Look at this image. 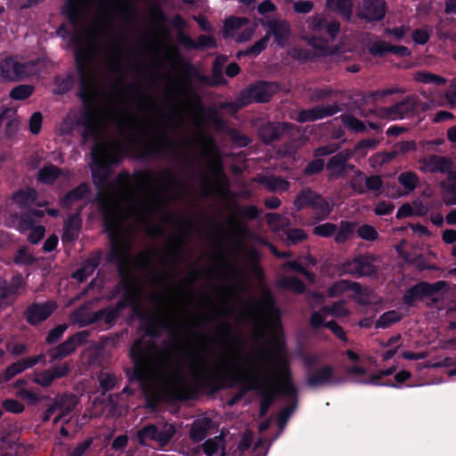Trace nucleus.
I'll use <instances>...</instances> for the list:
<instances>
[{"label": "nucleus", "instance_id": "obj_27", "mask_svg": "<svg viewBox=\"0 0 456 456\" xmlns=\"http://www.w3.org/2000/svg\"><path fill=\"white\" fill-rule=\"evenodd\" d=\"M317 219L323 220L332 211L333 203L317 194L312 206Z\"/></svg>", "mask_w": 456, "mask_h": 456}, {"label": "nucleus", "instance_id": "obj_37", "mask_svg": "<svg viewBox=\"0 0 456 456\" xmlns=\"http://www.w3.org/2000/svg\"><path fill=\"white\" fill-rule=\"evenodd\" d=\"M96 266L97 265L95 260H87L77 272L73 273V277L79 282H83L87 277L94 273Z\"/></svg>", "mask_w": 456, "mask_h": 456}, {"label": "nucleus", "instance_id": "obj_9", "mask_svg": "<svg viewBox=\"0 0 456 456\" xmlns=\"http://www.w3.org/2000/svg\"><path fill=\"white\" fill-rule=\"evenodd\" d=\"M427 108V103L421 102L415 96H410L395 106L384 110V112L386 117L391 119H403L425 111Z\"/></svg>", "mask_w": 456, "mask_h": 456}, {"label": "nucleus", "instance_id": "obj_24", "mask_svg": "<svg viewBox=\"0 0 456 456\" xmlns=\"http://www.w3.org/2000/svg\"><path fill=\"white\" fill-rule=\"evenodd\" d=\"M289 127L288 123L266 124L261 127L259 134L265 142L270 143L277 140Z\"/></svg>", "mask_w": 456, "mask_h": 456}, {"label": "nucleus", "instance_id": "obj_61", "mask_svg": "<svg viewBox=\"0 0 456 456\" xmlns=\"http://www.w3.org/2000/svg\"><path fill=\"white\" fill-rule=\"evenodd\" d=\"M378 142L376 140H362L355 146V151L360 152L362 156H365L369 149H374Z\"/></svg>", "mask_w": 456, "mask_h": 456}, {"label": "nucleus", "instance_id": "obj_60", "mask_svg": "<svg viewBox=\"0 0 456 456\" xmlns=\"http://www.w3.org/2000/svg\"><path fill=\"white\" fill-rule=\"evenodd\" d=\"M34 261V257L29 253L28 249L27 248H22L18 251V254L15 257V262L17 264L21 265H28L31 264Z\"/></svg>", "mask_w": 456, "mask_h": 456}, {"label": "nucleus", "instance_id": "obj_49", "mask_svg": "<svg viewBox=\"0 0 456 456\" xmlns=\"http://www.w3.org/2000/svg\"><path fill=\"white\" fill-rule=\"evenodd\" d=\"M395 371V367L388 368L385 370H380L376 374L370 376V379H360L358 383L360 384H371V385H380L379 380L383 377L390 376Z\"/></svg>", "mask_w": 456, "mask_h": 456}, {"label": "nucleus", "instance_id": "obj_2", "mask_svg": "<svg viewBox=\"0 0 456 456\" xmlns=\"http://www.w3.org/2000/svg\"><path fill=\"white\" fill-rule=\"evenodd\" d=\"M116 7L114 0H68L65 6L66 15L77 28L79 26L80 20L86 18L88 12L91 11L96 12L94 20L87 28L86 45L77 48L76 52L80 77L79 95L85 104V110L74 121L84 126L85 139L89 135L97 139L103 126L111 123L115 125L125 141L123 142L118 139H113L99 142L92 147V172L94 175L101 176L102 185L110 173V165L118 162L124 151L125 144H129L135 140L138 130L136 118L126 108L117 103L109 104L104 108L94 105V101L102 86L101 74L90 63L95 40L102 39L98 53L103 68L111 75H118L122 69L123 45L113 29V12Z\"/></svg>", "mask_w": 456, "mask_h": 456}, {"label": "nucleus", "instance_id": "obj_20", "mask_svg": "<svg viewBox=\"0 0 456 456\" xmlns=\"http://www.w3.org/2000/svg\"><path fill=\"white\" fill-rule=\"evenodd\" d=\"M335 382L334 370L328 365L312 371L307 377V384L312 387H323Z\"/></svg>", "mask_w": 456, "mask_h": 456}, {"label": "nucleus", "instance_id": "obj_63", "mask_svg": "<svg viewBox=\"0 0 456 456\" xmlns=\"http://www.w3.org/2000/svg\"><path fill=\"white\" fill-rule=\"evenodd\" d=\"M66 328H67L66 325H59V326L55 327L54 329H53L52 330H50V332L48 333L47 338H46L47 342L49 344H53L57 340H59L61 338V336L63 335Z\"/></svg>", "mask_w": 456, "mask_h": 456}, {"label": "nucleus", "instance_id": "obj_14", "mask_svg": "<svg viewBox=\"0 0 456 456\" xmlns=\"http://www.w3.org/2000/svg\"><path fill=\"white\" fill-rule=\"evenodd\" d=\"M419 170L423 173L447 174V172L453 168V161L452 159L435 154L422 158L419 159Z\"/></svg>", "mask_w": 456, "mask_h": 456}, {"label": "nucleus", "instance_id": "obj_41", "mask_svg": "<svg viewBox=\"0 0 456 456\" xmlns=\"http://www.w3.org/2000/svg\"><path fill=\"white\" fill-rule=\"evenodd\" d=\"M88 191V186L85 183L80 184L76 189L69 191L64 198V204L69 206L82 200Z\"/></svg>", "mask_w": 456, "mask_h": 456}, {"label": "nucleus", "instance_id": "obj_4", "mask_svg": "<svg viewBox=\"0 0 456 456\" xmlns=\"http://www.w3.org/2000/svg\"><path fill=\"white\" fill-rule=\"evenodd\" d=\"M240 310L236 316L240 322H249L256 327L268 326L274 323L278 309L269 291L263 290L260 299L250 298L245 301L238 297Z\"/></svg>", "mask_w": 456, "mask_h": 456}, {"label": "nucleus", "instance_id": "obj_34", "mask_svg": "<svg viewBox=\"0 0 456 456\" xmlns=\"http://www.w3.org/2000/svg\"><path fill=\"white\" fill-rule=\"evenodd\" d=\"M260 182L271 191H284L289 186L287 181L276 176H265Z\"/></svg>", "mask_w": 456, "mask_h": 456}, {"label": "nucleus", "instance_id": "obj_38", "mask_svg": "<svg viewBox=\"0 0 456 456\" xmlns=\"http://www.w3.org/2000/svg\"><path fill=\"white\" fill-rule=\"evenodd\" d=\"M316 193L311 190H303L296 198L294 205L297 209H302L306 206H313V201L316 197Z\"/></svg>", "mask_w": 456, "mask_h": 456}, {"label": "nucleus", "instance_id": "obj_22", "mask_svg": "<svg viewBox=\"0 0 456 456\" xmlns=\"http://www.w3.org/2000/svg\"><path fill=\"white\" fill-rule=\"evenodd\" d=\"M146 146L147 151L151 155L159 154L172 147V141L167 135V124L158 135L147 142Z\"/></svg>", "mask_w": 456, "mask_h": 456}, {"label": "nucleus", "instance_id": "obj_3", "mask_svg": "<svg viewBox=\"0 0 456 456\" xmlns=\"http://www.w3.org/2000/svg\"><path fill=\"white\" fill-rule=\"evenodd\" d=\"M181 186L178 175L165 169L144 175L139 191L120 178L101 189L100 208L111 243L110 257L118 264L120 272H128L134 261L130 254L132 233L137 227L149 226L151 216L161 210Z\"/></svg>", "mask_w": 456, "mask_h": 456}, {"label": "nucleus", "instance_id": "obj_19", "mask_svg": "<svg viewBox=\"0 0 456 456\" xmlns=\"http://www.w3.org/2000/svg\"><path fill=\"white\" fill-rule=\"evenodd\" d=\"M266 27L270 36L274 37L275 42L281 46L285 45L290 35V27L288 21L279 18H273L267 21Z\"/></svg>", "mask_w": 456, "mask_h": 456}, {"label": "nucleus", "instance_id": "obj_54", "mask_svg": "<svg viewBox=\"0 0 456 456\" xmlns=\"http://www.w3.org/2000/svg\"><path fill=\"white\" fill-rule=\"evenodd\" d=\"M281 284L295 292H302L305 289L303 282L295 277H284L281 280Z\"/></svg>", "mask_w": 456, "mask_h": 456}, {"label": "nucleus", "instance_id": "obj_46", "mask_svg": "<svg viewBox=\"0 0 456 456\" xmlns=\"http://www.w3.org/2000/svg\"><path fill=\"white\" fill-rule=\"evenodd\" d=\"M341 119L346 126L355 132H362L365 129L364 124L350 114L342 115Z\"/></svg>", "mask_w": 456, "mask_h": 456}, {"label": "nucleus", "instance_id": "obj_29", "mask_svg": "<svg viewBox=\"0 0 456 456\" xmlns=\"http://www.w3.org/2000/svg\"><path fill=\"white\" fill-rule=\"evenodd\" d=\"M355 224L349 221H342L337 226V232L334 233V240L342 244L347 241L354 234Z\"/></svg>", "mask_w": 456, "mask_h": 456}, {"label": "nucleus", "instance_id": "obj_52", "mask_svg": "<svg viewBox=\"0 0 456 456\" xmlns=\"http://www.w3.org/2000/svg\"><path fill=\"white\" fill-rule=\"evenodd\" d=\"M329 313H330V310H329L328 306L323 307L321 311L314 312L312 314V317L310 320L311 325L314 328H319L322 325L325 326V324L327 322H324V321L326 319V316L329 314Z\"/></svg>", "mask_w": 456, "mask_h": 456}, {"label": "nucleus", "instance_id": "obj_56", "mask_svg": "<svg viewBox=\"0 0 456 456\" xmlns=\"http://www.w3.org/2000/svg\"><path fill=\"white\" fill-rule=\"evenodd\" d=\"M269 40L270 35L266 34L264 37H262L260 40L256 42L250 48H248L245 52V54H252L255 56L259 54L266 47Z\"/></svg>", "mask_w": 456, "mask_h": 456}, {"label": "nucleus", "instance_id": "obj_15", "mask_svg": "<svg viewBox=\"0 0 456 456\" xmlns=\"http://www.w3.org/2000/svg\"><path fill=\"white\" fill-rule=\"evenodd\" d=\"M70 371V366L68 362L54 365L50 369L43 371H36L33 373V382L42 387H50L57 379L67 376Z\"/></svg>", "mask_w": 456, "mask_h": 456}, {"label": "nucleus", "instance_id": "obj_8", "mask_svg": "<svg viewBox=\"0 0 456 456\" xmlns=\"http://www.w3.org/2000/svg\"><path fill=\"white\" fill-rule=\"evenodd\" d=\"M175 433L173 424L164 423L161 428L151 424L137 431V439L141 444H145L148 440L158 443L159 446H165L169 443Z\"/></svg>", "mask_w": 456, "mask_h": 456}, {"label": "nucleus", "instance_id": "obj_1", "mask_svg": "<svg viewBox=\"0 0 456 456\" xmlns=\"http://www.w3.org/2000/svg\"><path fill=\"white\" fill-rule=\"evenodd\" d=\"M207 346L180 348L167 341L158 346L136 340L130 355L139 379L163 387L174 395L183 394L191 382L239 377L262 395L260 413L265 415L277 395L291 397L296 387L281 351L268 346L253 349L240 358L239 350L223 347L208 355Z\"/></svg>", "mask_w": 456, "mask_h": 456}, {"label": "nucleus", "instance_id": "obj_26", "mask_svg": "<svg viewBox=\"0 0 456 456\" xmlns=\"http://www.w3.org/2000/svg\"><path fill=\"white\" fill-rule=\"evenodd\" d=\"M211 420L208 418H201L195 420L191 426L190 436L194 442L202 441L210 428Z\"/></svg>", "mask_w": 456, "mask_h": 456}, {"label": "nucleus", "instance_id": "obj_32", "mask_svg": "<svg viewBox=\"0 0 456 456\" xmlns=\"http://www.w3.org/2000/svg\"><path fill=\"white\" fill-rule=\"evenodd\" d=\"M37 192L33 189L20 190L12 195V200L20 208H26L33 204L36 200Z\"/></svg>", "mask_w": 456, "mask_h": 456}, {"label": "nucleus", "instance_id": "obj_58", "mask_svg": "<svg viewBox=\"0 0 456 456\" xmlns=\"http://www.w3.org/2000/svg\"><path fill=\"white\" fill-rule=\"evenodd\" d=\"M117 378L109 372H103L99 377V382L101 387L104 390H110L115 387Z\"/></svg>", "mask_w": 456, "mask_h": 456}, {"label": "nucleus", "instance_id": "obj_23", "mask_svg": "<svg viewBox=\"0 0 456 456\" xmlns=\"http://www.w3.org/2000/svg\"><path fill=\"white\" fill-rule=\"evenodd\" d=\"M82 338L80 335H76L69 339H67L65 342L61 344L55 348H53L48 351V354L51 357V362H53L55 360L61 359L71 353H73L76 349V347L78 346V344L81 342Z\"/></svg>", "mask_w": 456, "mask_h": 456}, {"label": "nucleus", "instance_id": "obj_55", "mask_svg": "<svg viewBox=\"0 0 456 456\" xmlns=\"http://www.w3.org/2000/svg\"><path fill=\"white\" fill-rule=\"evenodd\" d=\"M366 187L369 191L375 192V195L378 196L380 194L381 188L383 186V182L381 178L378 175H372L367 177L365 180Z\"/></svg>", "mask_w": 456, "mask_h": 456}, {"label": "nucleus", "instance_id": "obj_25", "mask_svg": "<svg viewBox=\"0 0 456 456\" xmlns=\"http://www.w3.org/2000/svg\"><path fill=\"white\" fill-rule=\"evenodd\" d=\"M202 447L207 456H225V443L221 436L207 440Z\"/></svg>", "mask_w": 456, "mask_h": 456}, {"label": "nucleus", "instance_id": "obj_45", "mask_svg": "<svg viewBox=\"0 0 456 456\" xmlns=\"http://www.w3.org/2000/svg\"><path fill=\"white\" fill-rule=\"evenodd\" d=\"M288 244H297L306 238V233L302 229H286L283 231Z\"/></svg>", "mask_w": 456, "mask_h": 456}, {"label": "nucleus", "instance_id": "obj_64", "mask_svg": "<svg viewBox=\"0 0 456 456\" xmlns=\"http://www.w3.org/2000/svg\"><path fill=\"white\" fill-rule=\"evenodd\" d=\"M389 51V44L384 41L373 43L370 46V52L374 55H382Z\"/></svg>", "mask_w": 456, "mask_h": 456}, {"label": "nucleus", "instance_id": "obj_48", "mask_svg": "<svg viewBox=\"0 0 456 456\" xmlns=\"http://www.w3.org/2000/svg\"><path fill=\"white\" fill-rule=\"evenodd\" d=\"M337 232V225L331 223H325L314 228V233L321 237H330Z\"/></svg>", "mask_w": 456, "mask_h": 456}, {"label": "nucleus", "instance_id": "obj_21", "mask_svg": "<svg viewBox=\"0 0 456 456\" xmlns=\"http://www.w3.org/2000/svg\"><path fill=\"white\" fill-rule=\"evenodd\" d=\"M54 309L55 304L53 302L34 304L26 312L27 320L31 324H37L48 318Z\"/></svg>", "mask_w": 456, "mask_h": 456}, {"label": "nucleus", "instance_id": "obj_7", "mask_svg": "<svg viewBox=\"0 0 456 456\" xmlns=\"http://www.w3.org/2000/svg\"><path fill=\"white\" fill-rule=\"evenodd\" d=\"M43 67L40 59L21 62L16 58H6L0 64V74L6 80H19L37 74Z\"/></svg>", "mask_w": 456, "mask_h": 456}, {"label": "nucleus", "instance_id": "obj_31", "mask_svg": "<svg viewBox=\"0 0 456 456\" xmlns=\"http://www.w3.org/2000/svg\"><path fill=\"white\" fill-rule=\"evenodd\" d=\"M329 9L338 12L346 19L352 15L353 3L351 0H326Z\"/></svg>", "mask_w": 456, "mask_h": 456}, {"label": "nucleus", "instance_id": "obj_53", "mask_svg": "<svg viewBox=\"0 0 456 456\" xmlns=\"http://www.w3.org/2000/svg\"><path fill=\"white\" fill-rule=\"evenodd\" d=\"M431 31L428 27L418 28L412 33V39L416 44L425 45L429 40Z\"/></svg>", "mask_w": 456, "mask_h": 456}, {"label": "nucleus", "instance_id": "obj_13", "mask_svg": "<svg viewBox=\"0 0 456 456\" xmlns=\"http://www.w3.org/2000/svg\"><path fill=\"white\" fill-rule=\"evenodd\" d=\"M351 157L352 152L348 150H345L334 155L329 159L326 165L329 180L341 177L348 171L354 169V166L347 164V161L351 159Z\"/></svg>", "mask_w": 456, "mask_h": 456}, {"label": "nucleus", "instance_id": "obj_36", "mask_svg": "<svg viewBox=\"0 0 456 456\" xmlns=\"http://www.w3.org/2000/svg\"><path fill=\"white\" fill-rule=\"evenodd\" d=\"M413 78L414 80L424 84L444 85L446 82V80L444 77L437 76L434 73H431L429 71L424 70L415 72L413 75Z\"/></svg>", "mask_w": 456, "mask_h": 456}, {"label": "nucleus", "instance_id": "obj_30", "mask_svg": "<svg viewBox=\"0 0 456 456\" xmlns=\"http://www.w3.org/2000/svg\"><path fill=\"white\" fill-rule=\"evenodd\" d=\"M444 203L447 206L456 205V183L446 179L440 183Z\"/></svg>", "mask_w": 456, "mask_h": 456}, {"label": "nucleus", "instance_id": "obj_57", "mask_svg": "<svg viewBox=\"0 0 456 456\" xmlns=\"http://www.w3.org/2000/svg\"><path fill=\"white\" fill-rule=\"evenodd\" d=\"M283 268H290V269H293V270L302 273L311 282L314 281V275L312 273H310L309 271H307L306 268L303 266V265H301L300 263H298L297 261H290V262L286 263L283 265Z\"/></svg>", "mask_w": 456, "mask_h": 456}, {"label": "nucleus", "instance_id": "obj_28", "mask_svg": "<svg viewBox=\"0 0 456 456\" xmlns=\"http://www.w3.org/2000/svg\"><path fill=\"white\" fill-rule=\"evenodd\" d=\"M20 119L12 110H6L0 115V126H4L9 135L13 134L19 127Z\"/></svg>", "mask_w": 456, "mask_h": 456}, {"label": "nucleus", "instance_id": "obj_44", "mask_svg": "<svg viewBox=\"0 0 456 456\" xmlns=\"http://www.w3.org/2000/svg\"><path fill=\"white\" fill-rule=\"evenodd\" d=\"M266 220L270 227L274 231H285L287 225L286 218L279 214L270 213L266 215Z\"/></svg>", "mask_w": 456, "mask_h": 456}, {"label": "nucleus", "instance_id": "obj_18", "mask_svg": "<svg viewBox=\"0 0 456 456\" xmlns=\"http://www.w3.org/2000/svg\"><path fill=\"white\" fill-rule=\"evenodd\" d=\"M384 15V3L379 0H362L358 10V16L367 20H379Z\"/></svg>", "mask_w": 456, "mask_h": 456}, {"label": "nucleus", "instance_id": "obj_50", "mask_svg": "<svg viewBox=\"0 0 456 456\" xmlns=\"http://www.w3.org/2000/svg\"><path fill=\"white\" fill-rule=\"evenodd\" d=\"M358 236L365 240H375L378 238V232L375 228L370 224H363L357 230Z\"/></svg>", "mask_w": 456, "mask_h": 456}, {"label": "nucleus", "instance_id": "obj_33", "mask_svg": "<svg viewBox=\"0 0 456 456\" xmlns=\"http://www.w3.org/2000/svg\"><path fill=\"white\" fill-rule=\"evenodd\" d=\"M28 368L29 367L26 362V359H22L20 361L13 362L5 369L4 372L2 375H0V383L10 380L14 376L21 373L22 371Z\"/></svg>", "mask_w": 456, "mask_h": 456}, {"label": "nucleus", "instance_id": "obj_17", "mask_svg": "<svg viewBox=\"0 0 456 456\" xmlns=\"http://www.w3.org/2000/svg\"><path fill=\"white\" fill-rule=\"evenodd\" d=\"M339 111L338 104L320 105L312 109L302 110L297 114V120L298 122H309L330 117Z\"/></svg>", "mask_w": 456, "mask_h": 456}, {"label": "nucleus", "instance_id": "obj_6", "mask_svg": "<svg viewBox=\"0 0 456 456\" xmlns=\"http://www.w3.org/2000/svg\"><path fill=\"white\" fill-rule=\"evenodd\" d=\"M276 84L268 82H258L249 86L241 91L233 102L227 103L225 107L231 108L232 111L247 106L252 102H265L277 92Z\"/></svg>", "mask_w": 456, "mask_h": 456}, {"label": "nucleus", "instance_id": "obj_51", "mask_svg": "<svg viewBox=\"0 0 456 456\" xmlns=\"http://www.w3.org/2000/svg\"><path fill=\"white\" fill-rule=\"evenodd\" d=\"M17 395L21 399L26 400L30 404H37L42 400V396L39 394L24 388L19 389L17 391Z\"/></svg>", "mask_w": 456, "mask_h": 456}, {"label": "nucleus", "instance_id": "obj_11", "mask_svg": "<svg viewBox=\"0 0 456 456\" xmlns=\"http://www.w3.org/2000/svg\"><path fill=\"white\" fill-rule=\"evenodd\" d=\"M255 31L253 25L246 18L228 19L224 25V36L231 37L236 42H244L249 40Z\"/></svg>", "mask_w": 456, "mask_h": 456}, {"label": "nucleus", "instance_id": "obj_12", "mask_svg": "<svg viewBox=\"0 0 456 456\" xmlns=\"http://www.w3.org/2000/svg\"><path fill=\"white\" fill-rule=\"evenodd\" d=\"M43 216L44 213L40 210H29L20 216L18 228L21 232L30 231L28 240L33 244L37 243L45 235V228L35 224Z\"/></svg>", "mask_w": 456, "mask_h": 456}, {"label": "nucleus", "instance_id": "obj_42", "mask_svg": "<svg viewBox=\"0 0 456 456\" xmlns=\"http://www.w3.org/2000/svg\"><path fill=\"white\" fill-rule=\"evenodd\" d=\"M398 182L408 191H413L417 187L419 181L418 175L415 173L409 171L402 173L398 176Z\"/></svg>", "mask_w": 456, "mask_h": 456}, {"label": "nucleus", "instance_id": "obj_59", "mask_svg": "<svg viewBox=\"0 0 456 456\" xmlns=\"http://www.w3.org/2000/svg\"><path fill=\"white\" fill-rule=\"evenodd\" d=\"M314 4L311 1L301 0L293 3V10L298 14H306L312 12Z\"/></svg>", "mask_w": 456, "mask_h": 456}, {"label": "nucleus", "instance_id": "obj_47", "mask_svg": "<svg viewBox=\"0 0 456 456\" xmlns=\"http://www.w3.org/2000/svg\"><path fill=\"white\" fill-rule=\"evenodd\" d=\"M33 92V87L28 85H20L14 87L11 93L10 96L15 100H24L28 98Z\"/></svg>", "mask_w": 456, "mask_h": 456}, {"label": "nucleus", "instance_id": "obj_16", "mask_svg": "<svg viewBox=\"0 0 456 456\" xmlns=\"http://www.w3.org/2000/svg\"><path fill=\"white\" fill-rule=\"evenodd\" d=\"M343 271L357 277H370L377 274V268L373 265L370 256H358L346 262L344 265Z\"/></svg>", "mask_w": 456, "mask_h": 456}, {"label": "nucleus", "instance_id": "obj_35", "mask_svg": "<svg viewBox=\"0 0 456 456\" xmlns=\"http://www.w3.org/2000/svg\"><path fill=\"white\" fill-rule=\"evenodd\" d=\"M80 221L77 216H72L65 224L62 240L65 241L73 240L78 234Z\"/></svg>", "mask_w": 456, "mask_h": 456}, {"label": "nucleus", "instance_id": "obj_39", "mask_svg": "<svg viewBox=\"0 0 456 456\" xmlns=\"http://www.w3.org/2000/svg\"><path fill=\"white\" fill-rule=\"evenodd\" d=\"M401 318L402 315L395 310L386 312L377 321L376 328L386 329L390 325L399 322Z\"/></svg>", "mask_w": 456, "mask_h": 456}, {"label": "nucleus", "instance_id": "obj_5", "mask_svg": "<svg viewBox=\"0 0 456 456\" xmlns=\"http://www.w3.org/2000/svg\"><path fill=\"white\" fill-rule=\"evenodd\" d=\"M339 28L338 21H330L322 15H315L310 19L309 35L305 39L321 54H326L329 52V43L336 37Z\"/></svg>", "mask_w": 456, "mask_h": 456}, {"label": "nucleus", "instance_id": "obj_62", "mask_svg": "<svg viewBox=\"0 0 456 456\" xmlns=\"http://www.w3.org/2000/svg\"><path fill=\"white\" fill-rule=\"evenodd\" d=\"M42 114L40 112H35L29 119V130L32 134H37L41 129L42 125Z\"/></svg>", "mask_w": 456, "mask_h": 456}, {"label": "nucleus", "instance_id": "obj_10", "mask_svg": "<svg viewBox=\"0 0 456 456\" xmlns=\"http://www.w3.org/2000/svg\"><path fill=\"white\" fill-rule=\"evenodd\" d=\"M78 399L74 395H66L57 397L46 410L43 421H48L55 414L53 422L57 424L64 419L77 406Z\"/></svg>", "mask_w": 456, "mask_h": 456}, {"label": "nucleus", "instance_id": "obj_43", "mask_svg": "<svg viewBox=\"0 0 456 456\" xmlns=\"http://www.w3.org/2000/svg\"><path fill=\"white\" fill-rule=\"evenodd\" d=\"M396 157L395 151L391 152L378 153L370 158V164L373 168L382 167Z\"/></svg>", "mask_w": 456, "mask_h": 456}, {"label": "nucleus", "instance_id": "obj_40", "mask_svg": "<svg viewBox=\"0 0 456 456\" xmlns=\"http://www.w3.org/2000/svg\"><path fill=\"white\" fill-rule=\"evenodd\" d=\"M61 170L53 166L49 165L42 168L38 173L40 181L45 183H52L60 175Z\"/></svg>", "mask_w": 456, "mask_h": 456}]
</instances>
